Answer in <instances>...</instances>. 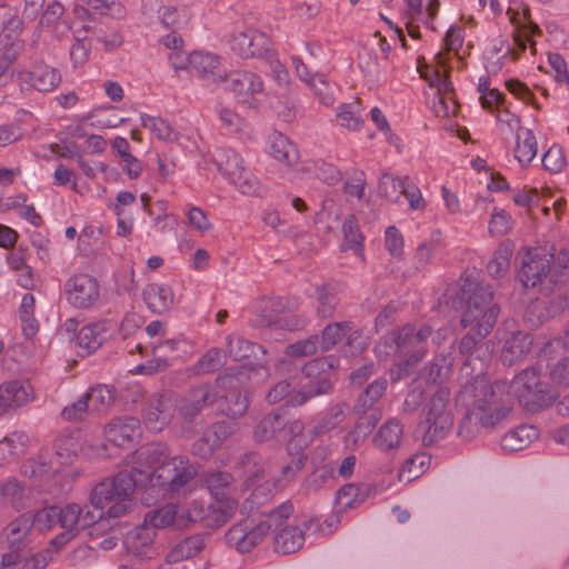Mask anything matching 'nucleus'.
<instances>
[{
	"mask_svg": "<svg viewBox=\"0 0 569 569\" xmlns=\"http://www.w3.org/2000/svg\"><path fill=\"white\" fill-rule=\"evenodd\" d=\"M133 470L142 488L157 496L179 492L197 475L194 463L187 456L170 457L164 443H148L132 453Z\"/></svg>",
	"mask_w": 569,
	"mask_h": 569,
	"instance_id": "f257e3e1",
	"label": "nucleus"
},
{
	"mask_svg": "<svg viewBox=\"0 0 569 569\" xmlns=\"http://www.w3.org/2000/svg\"><path fill=\"white\" fill-rule=\"evenodd\" d=\"M460 399L466 407V415L459 427V435L470 439L480 428H491L501 422L511 411L505 399V385L490 383L486 377H476L468 382Z\"/></svg>",
	"mask_w": 569,
	"mask_h": 569,
	"instance_id": "f03ea898",
	"label": "nucleus"
},
{
	"mask_svg": "<svg viewBox=\"0 0 569 569\" xmlns=\"http://www.w3.org/2000/svg\"><path fill=\"white\" fill-rule=\"evenodd\" d=\"M493 290L490 284L467 282L461 288L460 300L465 302L461 313V327L467 333L459 343L461 353L467 355L486 338L497 322L499 307L492 302Z\"/></svg>",
	"mask_w": 569,
	"mask_h": 569,
	"instance_id": "7ed1b4c3",
	"label": "nucleus"
},
{
	"mask_svg": "<svg viewBox=\"0 0 569 569\" xmlns=\"http://www.w3.org/2000/svg\"><path fill=\"white\" fill-rule=\"evenodd\" d=\"M131 471H119L114 477L98 483L91 491L90 501L94 511L111 518L126 515L132 507V495L136 487H141L138 475L133 470V458L130 457Z\"/></svg>",
	"mask_w": 569,
	"mask_h": 569,
	"instance_id": "20e7f679",
	"label": "nucleus"
},
{
	"mask_svg": "<svg viewBox=\"0 0 569 569\" xmlns=\"http://www.w3.org/2000/svg\"><path fill=\"white\" fill-rule=\"evenodd\" d=\"M431 333L429 326L416 329L411 325H406L383 336L376 345L375 352L381 359L398 356L406 367L411 366L419 362L428 352V339Z\"/></svg>",
	"mask_w": 569,
	"mask_h": 569,
	"instance_id": "39448f33",
	"label": "nucleus"
},
{
	"mask_svg": "<svg viewBox=\"0 0 569 569\" xmlns=\"http://www.w3.org/2000/svg\"><path fill=\"white\" fill-rule=\"evenodd\" d=\"M330 369H332V363L327 358L315 359L302 368L303 373L308 378L320 376L315 385L311 383L308 389H298V383H296L295 379L283 380L276 383L268 391L266 400L272 405L286 401V406H302L312 397L327 393L331 389L330 380L322 376L326 370Z\"/></svg>",
	"mask_w": 569,
	"mask_h": 569,
	"instance_id": "423d86ee",
	"label": "nucleus"
},
{
	"mask_svg": "<svg viewBox=\"0 0 569 569\" xmlns=\"http://www.w3.org/2000/svg\"><path fill=\"white\" fill-rule=\"evenodd\" d=\"M292 511L293 506L287 501L270 511L264 521L259 523H254L249 519L239 521L226 532V543L240 553L249 552L262 541L272 526H276V528L280 527L282 521L288 519Z\"/></svg>",
	"mask_w": 569,
	"mask_h": 569,
	"instance_id": "0eeeda50",
	"label": "nucleus"
},
{
	"mask_svg": "<svg viewBox=\"0 0 569 569\" xmlns=\"http://www.w3.org/2000/svg\"><path fill=\"white\" fill-rule=\"evenodd\" d=\"M287 441L288 450L302 451L312 443V437L305 433V425L296 419L287 422L286 417L279 412H269L254 426L253 439L257 442H266L278 439Z\"/></svg>",
	"mask_w": 569,
	"mask_h": 569,
	"instance_id": "6e6552de",
	"label": "nucleus"
},
{
	"mask_svg": "<svg viewBox=\"0 0 569 569\" xmlns=\"http://www.w3.org/2000/svg\"><path fill=\"white\" fill-rule=\"evenodd\" d=\"M520 254L519 280L527 288L536 287L547 276H550L551 282L557 283L561 280L563 272L569 270V254L566 252L558 257L553 266H551L553 256L543 249L528 248Z\"/></svg>",
	"mask_w": 569,
	"mask_h": 569,
	"instance_id": "1a4fd4ad",
	"label": "nucleus"
},
{
	"mask_svg": "<svg viewBox=\"0 0 569 569\" xmlns=\"http://www.w3.org/2000/svg\"><path fill=\"white\" fill-rule=\"evenodd\" d=\"M213 162L219 173L241 194L251 197L261 194L262 189L259 180L246 167L239 152L231 148H217L213 153Z\"/></svg>",
	"mask_w": 569,
	"mask_h": 569,
	"instance_id": "9d476101",
	"label": "nucleus"
},
{
	"mask_svg": "<svg viewBox=\"0 0 569 569\" xmlns=\"http://www.w3.org/2000/svg\"><path fill=\"white\" fill-rule=\"evenodd\" d=\"M423 443L431 446L445 439L453 426V412L448 388L440 387L431 396L423 408Z\"/></svg>",
	"mask_w": 569,
	"mask_h": 569,
	"instance_id": "9b49d317",
	"label": "nucleus"
},
{
	"mask_svg": "<svg viewBox=\"0 0 569 569\" xmlns=\"http://www.w3.org/2000/svg\"><path fill=\"white\" fill-rule=\"evenodd\" d=\"M436 61L443 70L427 63H419L417 70L429 87L436 89L432 102L435 114L445 118L456 113L457 103L453 98L452 83L448 80L446 74L447 70L445 67L447 61L445 56L441 52L437 53Z\"/></svg>",
	"mask_w": 569,
	"mask_h": 569,
	"instance_id": "f8f14e48",
	"label": "nucleus"
},
{
	"mask_svg": "<svg viewBox=\"0 0 569 569\" xmlns=\"http://www.w3.org/2000/svg\"><path fill=\"white\" fill-rule=\"evenodd\" d=\"M509 390L518 399L520 406L530 412L548 407L553 400L548 386L540 381V376L533 368H527L517 375L511 381Z\"/></svg>",
	"mask_w": 569,
	"mask_h": 569,
	"instance_id": "ddd939ff",
	"label": "nucleus"
},
{
	"mask_svg": "<svg viewBox=\"0 0 569 569\" xmlns=\"http://www.w3.org/2000/svg\"><path fill=\"white\" fill-rule=\"evenodd\" d=\"M333 531V526L327 520L320 521L319 518L301 517L295 525L281 528L274 537V550L278 553L289 555L298 551L305 542L306 533L329 535Z\"/></svg>",
	"mask_w": 569,
	"mask_h": 569,
	"instance_id": "4468645a",
	"label": "nucleus"
},
{
	"mask_svg": "<svg viewBox=\"0 0 569 569\" xmlns=\"http://www.w3.org/2000/svg\"><path fill=\"white\" fill-rule=\"evenodd\" d=\"M226 89L233 93L238 103L246 108H256L264 94L262 78L249 70H236L227 73L223 82Z\"/></svg>",
	"mask_w": 569,
	"mask_h": 569,
	"instance_id": "2eb2a0df",
	"label": "nucleus"
},
{
	"mask_svg": "<svg viewBox=\"0 0 569 569\" xmlns=\"http://www.w3.org/2000/svg\"><path fill=\"white\" fill-rule=\"evenodd\" d=\"M63 293L71 307L87 310L98 302L100 286L94 277L88 273H76L66 280Z\"/></svg>",
	"mask_w": 569,
	"mask_h": 569,
	"instance_id": "dca6fc26",
	"label": "nucleus"
},
{
	"mask_svg": "<svg viewBox=\"0 0 569 569\" xmlns=\"http://www.w3.org/2000/svg\"><path fill=\"white\" fill-rule=\"evenodd\" d=\"M141 436L140 420L131 417H114L103 427V438L111 457L121 448L130 447Z\"/></svg>",
	"mask_w": 569,
	"mask_h": 569,
	"instance_id": "f3484780",
	"label": "nucleus"
},
{
	"mask_svg": "<svg viewBox=\"0 0 569 569\" xmlns=\"http://www.w3.org/2000/svg\"><path fill=\"white\" fill-rule=\"evenodd\" d=\"M240 377L222 375L216 380L214 387L218 390V399L223 400L219 410L231 418H238L246 413L249 400L239 390Z\"/></svg>",
	"mask_w": 569,
	"mask_h": 569,
	"instance_id": "a211bd4d",
	"label": "nucleus"
},
{
	"mask_svg": "<svg viewBox=\"0 0 569 569\" xmlns=\"http://www.w3.org/2000/svg\"><path fill=\"white\" fill-rule=\"evenodd\" d=\"M117 332L116 321L111 319L94 321L80 328L76 338L77 345L84 353L90 355L113 340Z\"/></svg>",
	"mask_w": 569,
	"mask_h": 569,
	"instance_id": "6ab92c4d",
	"label": "nucleus"
},
{
	"mask_svg": "<svg viewBox=\"0 0 569 569\" xmlns=\"http://www.w3.org/2000/svg\"><path fill=\"white\" fill-rule=\"evenodd\" d=\"M54 447L56 455L62 465L72 462L79 453H82L88 459L109 458L112 455L104 445L83 447L78 432L59 437Z\"/></svg>",
	"mask_w": 569,
	"mask_h": 569,
	"instance_id": "aec40b11",
	"label": "nucleus"
},
{
	"mask_svg": "<svg viewBox=\"0 0 569 569\" xmlns=\"http://www.w3.org/2000/svg\"><path fill=\"white\" fill-rule=\"evenodd\" d=\"M177 409L173 396L164 393L149 399L143 409V422L150 431L163 430L172 420Z\"/></svg>",
	"mask_w": 569,
	"mask_h": 569,
	"instance_id": "412c9836",
	"label": "nucleus"
},
{
	"mask_svg": "<svg viewBox=\"0 0 569 569\" xmlns=\"http://www.w3.org/2000/svg\"><path fill=\"white\" fill-rule=\"evenodd\" d=\"M17 82L21 91L37 90L39 92H51L61 82L59 70L49 66H38L32 70L21 69L17 72Z\"/></svg>",
	"mask_w": 569,
	"mask_h": 569,
	"instance_id": "4be33fe9",
	"label": "nucleus"
},
{
	"mask_svg": "<svg viewBox=\"0 0 569 569\" xmlns=\"http://www.w3.org/2000/svg\"><path fill=\"white\" fill-rule=\"evenodd\" d=\"M36 399L34 390L28 380H9L0 383V417L17 410Z\"/></svg>",
	"mask_w": 569,
	"mask_h": 569,
	"instance_id": "5701e85b",
	"label": "nucleus"
},
{
	"mask_svg": "<svg viewBox=\"0 0 569 569\" xmlns=\"http://www.w3.org/2000/svg\"><path fill=\"white\" fill-rule=\"evenodd\" d=\"M218 400V390L214 385H199L191 388L177 403L179 415L184 419H192L203 408L213 405Z\"/></svg>",
	"mask_w": 569,
	"mask_h": 569,
	"instance_id": "b1692460",
	"label": "nucleus"
},
{
	"mask_svg": "<svg viewBox=\"0 0 569 569\" xmlns=\"http://www.w3.org/2000/svg\"><path fill=\"white\" fill-rule=\"evenodd\" d=\"M189 70L208 84L219 86L226 72L220 68V58L216 53L194 51L189 54Z\"/></svg>",
	"mask_w": 569,
	"mask_h": 569,
	"instance_id": "393cba45",
	"label": "nucleus"
},
{
	"mask_svg": "<svg viewBox=\"0 0 569 569\" xmlns=\"http://www.w3.org/2000/svg\"><path fill=\"white\" fill-rule=\"evenodd\" d=\"M233 432L227 422H216L208 427L202 436L192 445V453L202 459H209L221 448L222 443Z\"/></svg>",
	"mask_w": 569,
	"mask_h": 569,
	"instance_id": "a878e982",
	"label": "nucleus"
},
{
	"mask_svg": "<svg viewBox=\"0 0 569 569\" xmlns=\"http://www.w3.org/2000/svg\"><path fill=\"white\" fill-rule=\"evenodd\" d=\"M57 513L61 528L76 532L94 525L102 517V512L88 508L84 510L78 503H68L62 508L57 507Z\"/></svg>",
	"mask_w": 569,
	"mask_h": 569,
	"instance_id": "bb28decb",
	"label": "nucleus"
},
{
	"mask_svg": "<svg viewBox=\"0 0 569 569\" xmlns=\"http://www.w3.org/2000/svg\"><path fill=\"white\" fill-rule=\"evenodd\" d=\"M156 536L157 532L143 522L126 535L123 546L130 555L151 559L156 556V549L153 547Z\"/></svg>",
	"mask_w": 569,
	"mask_h": 569,
	"instance_id": "cd10ccee",
	"label": "nucleus"
},
{
	"mask_svg": "<svg viewBox=\"0 0 569 569\" xmlns=\"http://www.w3.org/2000/svg\"><path fill=\"white\" fill-rule=\"evenodd\" d=\"M267 152L273 160L288 168L297 164L300 159L297 146L287 136L278 131L269 134Z\"/></svg>",
	"mask_w": 569,
	"mask_h": 569,
	"instance_id": "c85d7f7f",
	"label": "nucleus"
},
{
	"mask_svg": "<svg viewBox=\"0 0 569 569\" xmlns=\"http://www.w3.org/2000/svg\"><path fill=\"white\" fill-rule=\"evenodd\" d=\"M142 298L148 309L156 315H161L174 305V293L166 283H149L142 291Z\"/></svg>",
	"mask_w": 569,
	"mask_h": 569,
	"instance_id": "c756f323",
	"label": "nucleus"
},
{
	"mask_svg": "<svg viewBox=\"0 0 569 569\" xmlns=\"http://www.w3.org/2000/svg\"><path fill=\"white\" fill-rule=\"evenodd\" d=\"M532 338L529 333L513 332L503 343L501 350V360L505 365L511 366L523 360L531 350Z\"/></svg>",
	"mask_w": 569,
	"mask_h": 569,
	"instance_id": "7c9ffc66",
	"label": "nucleus"
},
{
	"mask_svg": "<svg viewBox=\"0 0 569 569\" xmlns=\"http://www.w3.org/2000/svg\"><path fill=\"white\" fill-rule=\"evenodd\" d=\"M403 436V425L396 418L388 419L372 438L373 446L383 452L397 449Z\"/></svg>",
	"mask_w": 569,
	"mask_h": 569,
	"instance_id": "2f4dec72",
	"label": "nucleus"
},
{
	"mask_svg": "<svg viewBox=\"0 0 569 569\" xmlns=\"http://www.w3.org/2000/svg\"><path fill=\"white\" fill-rule=\"evenodd\" d=\"M143 522L156 531L157 529H163L174 523L183 526L184 515L180 513L177 505L167 503L147 512Z\"/></svg>",
	"mask_w": 569,
	"mask_h": 569,
	"instance_id": "473e14b6",
	"label": "nucleus"
},
{
	"mask_svg": "<svg viewBox=\"0 0 569 569\" xmlns=\"http://www.w3.org/2000/svg\"><path fill=\"white\" fill-rule=\"evenodd\" d=\"M538 143L532 130L525 128L516 133L513 157L521 168L528 167L536 158Z\"/></svg>",
	"mask_w": 569,
	"mask_h": 569,
	"instance_id": "72a5a7b5",
	"label": "nucleus"
},
{
	"mask_svg": "<svg viewBox=\"0 0 569 569\" xmlns=\"http://www.w3.org/2000/svg\"><path fill=\"white\" fill-rule=\"evenodd\" d=\"M539 433L536 427L529 425L519 426L507 432L501 439V448L506 452H515L527 448Z\"/></svg>",
	"mask_w": 569,
	"mask_h": 569,
	"instance_id": "f704fd0d",
	"label": "nucleus"
},
{
	"mask_svg": "<svg viewBox=\"0 0 569 569\" xmlns=\"http://www.w3.org/2000/svg\"><path fill=\"white\" fill-rule=\"evenodd\" d=\"M267 467V462L257 452L246 453L239 461L240 476L244 478L247 487L257 488L258 482L264 477Z\"/></svg>",
	"mask_w": 569,
	"mask_h": 569,
	"instance_id": "c9c22d12",
	"label": "nucleus"
},
{
	"mask_svg": "<svg viewBox=\"0 0 569 569\" xmlns=\"http://www.w3.org/2000/svg\"><path fill=\"white\" fill-rule=\"evenodd\" d=\"M238 502L233 498H216V500L208 506V521L207 527L219 528L228 522L236 513Z\"/></svg>",
	"mask_w": 569,
	"mask_h": 569,
	"instance_id": "e433bc0d",
	"label": "nucleus"
},
{
	"mask_svg": "<svg viewBox=\"0 0 569 569\" xmlns=\"http://www.w3.org/2000/svg\"><path fill=\"white\" fill-rule=\"evenodd\" d=\"M527 42H530L528 34H526V38L518 36L515 38L513 47H508V50L503 51L501 54H497L495 57L488 56V58H485V68L487 72L497 74L503 68L507 60L517 61L520 53L526 50Z\"/></svg>",
	"mask_w": 569,
	"mask_h": 569,
	"instance_id": "4c0bfd02",
	"label": "nucleus"
},
{
	"mask_svg": "<svg viewBox=\"0 0 569 569\" xmlns=\"http://www.w3.org/2000/svg\"><path fill=\"white\" fill-rule=\"evenodd\" d=\"M345 418L346 406L340 403L335 405L320 416L312 429L305 431V433L310 435L313 441L316 437L323 436L333 430Z\"/></svg>",
	"mask_w": 569,
	"mask_h": 569,
	"instance_id": "58836bf2",
	"label": "nucleus"
},
{
	"mask_svg": "<svg viewBox=\"0 0 569 569\" xmlns=\"http://www.w3.org/2000/svg\"><path fill=\"white\" fill-rule=\"evenodd\" d=\"M343 241L341 243V250H352L358 258L365 259L363 254V241L365 236L361 233L359 223L355 216H349L342 223Z\"/></svg>",
	"mask_w": 569,
	"mask_h": 569,
	"instance_id": "ea45409f",
	"label": "nucleus"
},
{
	"mask_svg": "<svg viewBox=\"0 0 569 569\" xmlns=\"http://www.w3.org/2000/svg\"><path fill=\"white\" fill-rule=\"evenodd\" d=\"M513 250L515 244L510 240H506L499 244L487 264L488 273L491 277L501 278L508 272Z\"/></svg>",
	"mask_w": 569,
	"mask_h": 569,
	"instance_id": "a19ab883",
	"label": "nucleus"
},
{
	"mask_svg": "<svg viewBox=\"0 0 569 569\" xmlns=\"http://www.w3.org/2000/svg\"><path fill=\"white\" fill-rule=\"evenodd\" d=\"M32 528L31 515L23 513L16 520L11 521L7 529L6 535L8 543L12 551H18L26 543V538Z\"/></svg>",
	"mask_w": 569,
	"mask_h": 569,
	"instance_id": "79ce46f5",
	"label": "nucleus"
},
{
	"mask_svg": "<svg viewBox=\"0 0 569 569\" xmlns=\"http://www.w3.org/2000/svg\"><path fill=\"white\" fill-rule=\"evenodd\" d=\"M379 418L380 413H373L371 416L360 418L355 428L345 436V447L349 450H355L363 443L367 437L371 433Z\"/></svg>",
	"mask_w": 569,
	"mask_h": 569,
	"instance_id": "37998d69",
	"label": "nucleus"
},
{
	"mask_svg": "<svg viewBox=\"0 0 569 569\" xmlns=\"http://www.w3.org/2000/svg\"><path fill=\"white\" fill-rule=\"evenodd\" d=\"M204 547V537L201 535L190 536L174 545L168 557L172 562H180L197 556Z\"/></svg>",
	"mask_w": 569,
	"mask_h": 569,
	"instance_id": "c03bdc74",
	"label": "nucleus"
},
{
	"mask_svg": "<svg viewBox=\"0 0 569 569\" xmlns=\"http://www.w3.org/2000/svg\"><path fill=\"white\" fill-rule=\"evenodd\" d=\"M140 121L144 128L149 129L151 133L160 140L174 142L179 138V133L171 127V124L160 117L141 113Z\"/></svg>",
	"mask_w": 569,
	"mask_h": 569,
	"instance_id": "a18cd8bd",
	"label": "nucleus"
},
{
	"mask_svg": "<svg viewBox=\"0 0 569 569\" xmlns=\"http://www.w3.org/2000/svg\"><path fill=\"white\" fill-rule=\"evenodd\" d=\"M28 436L22 432H11L0 440V466L13 460L23 452Z\"/></svg>",
	"mask_w": 569,
	"mask_h": 569,
	"instance_id": "49530a36",
	"label": "nucleus"
},
{
	"mask_svg": "<svg viewBox=\"0 0 569 569\" xmlns=\"http://www.w3.org/2000/svg\"><path fill=\"white\" fill-rule=\"evenodd\" d=\"M227 342V352L236 361L248 359L251 356L257 357V351L261 355L266 353V350L261 346H256L242 337L229 336Z\"/></svg>",
	"mask_w": 569,
	"mask_h": 569,
	"instance_id": "de8ad7c7",
	"label": "nucleus"
},
{
	"mask_svg": "<svg viewBox=\"0 0 569 569\" xmlns=\"http://www.w3.org/2000/svg\"><path fill=\"white\" fill-rule=\"evenodd\" d=\"M83 395L87 397L90 411L92 412H104L114 401L113 390L106 385L92 387Z\"/></svg>",
	"mask_w": 569,
	"mask_h": 569,
	"instance_id": "09e8293b",
	"label": "nucleus"
},
{
	"mask_svg": "<svg viewBox=\"0 0 569 569\" xmlns=\"http://www.w3.org/2000/svg\"><path fill=\"white\" fill-rule=\"evenodd\" d=\"M191 19V11L187 6L164 7L160 10L161 23L172 31L184 28Z\"/></svg>",
	"mask_w": 569,
	"mask_h": 569,
	"instance_id": "8fccbe9b",
	"label": "nucleus"
},
{
	"mask_svg": "<svg viewBox=\"0 0 569 569\" xmlns=\"http://www.w3.org/2000/svg\"><path fill=\"white\" fill-rule=\"evenodd\" d=\"M299 469L298 466L286 465L281 467V478H274L272 480H266L263 483L254 488L252 498L257 503H261L260 496H271L273 492L283 487L284 482L289 481Z\"/></svg>",
	"mask_w": 569,
	"mask_h": 569,
	"instance_id": "3c124183",
	"label": "nucleus"
},
{
	"mask_svg": "<svg viewBox=\"0 0 569 569\" xmlns=\"http://www.w3.org/2000/svg\"><path fill=\"white\" fill-rule=\"evenodd\" d=\"M337 120L341 127L350 131L360 130L363 120L359 104L357 102L340 104L337 110Z\"/></svg>",
	"mask_w": 569,
	"mask_h": 569,
	"instance_id": "603ef678",
	"label": "nucleus"
},
{
	"mask_svg": "<svg viewBox=\"0 0 569 569\" xmlns=\"http://www.w3.org/2000/svg\"><path fill=\"white\" fill-rule=\"evenodd\" d=\"M352 330L351 322H336L328 325L322 331L321 348L329 350Z\"/></svg>",
	"mask_w": 569,
	"mask_h": 569,
	"instance_id": "864d4df0",
	"label": "nucleus"
},
{
	"mask_svg": "<svg viewBox=\"0 0 569 569\" xmlns=\"http://www.w3.org/2000/svg\"><path fill=\"white\" fill-rule=\"evenodd\" d=\"M512 228V218L503 209L495 207L489 220L488 230L492 237H502Z\"/></svg>",
	"mask_w": 569,
	"mask_h": 569,
	"instance_id": "5fc2aeb1",
	"label": "nucleus"
},
{
	"mask_svg": "<svg viewBox=\"0 0 569 569\" xmlns=\"http://www.w3.org/2000/svg\"><path fill=\"white\" fill-rule=\"evenodd\" d=\"M308 86L321 104L331 107L335 103L336 99L332 87L325 74L313 76V80H310Z\"/></svg>",
	"mask_w": 569,
	"mask_h": 569,
	"instance_id": "6e6d98bb",
	"label": "nucleus"
},
{
	"mask_svg": "<svg viewBox=\"0 0 569 569\" xmlns=\"http://www.w3.org/2000/svg\"><path fill=\"white\" fill-rule=\"evenodd\" d=\"M429 462L426 456H415L409 458L401 467L398 473L399 481L410 482L420 477L425 471V466Z\"/></svg>",
	"mask_w": 569,
	"mask_h": 569,
	"instance_id": "4d7b16f0",
	"label": "nucleus"
},
{
	"mask_svg": "<svg viewBox=\"0 0 569 569\" xmlns=\"http://www.w3.org/2000/svg\"><path fill=\"white\" fill-rule=\"evenodd\" d=\"M408 176L395 177L391 174H383L380 181V188L383 192V196L392 202H398L402 194Z\"/></svg>",
	"mask_w": 569,
	"mask_h": 569,
	"instance_id": "13d9d810",
	"label": "nucleus"
},
{
	"mask_svg": "<svg viewBox=\"0 0 569 569\" xmlns=\"http://www.w3.org/2000/svg\"><path fill=\"white\" fill-rule=\"evenodd\" d=\"M387 389V380L379 379L370 383L366 390L359 396L358 407L363 411L370 409L385 393Z\"/></svg>",
	"mask_w": 569,
	"mask_h": 569,
	"instance_id": "bf43d9fd",
	"label": "nucleus"
},
{
	"mask_svg": "<svg viewBox=\"0 0 569 569\" xmlns=\"http://www.w3.org/2000/svg\"><path fill=\"white\" fill-rule=\"evenodd\" d=\"M233 477L228 472L217 471L208 477V488L214 498H228Z\"/></svg>",
	"mask_w": 569,
	"mask_h": 569,
	"instance_id": "052dcab7",
	"label": "nucleus"
},
{
	"mask_svg": "<svg viewBox=\"0 0 569 569\" xmlns=\"http://www.w3.org/2000/svg\"><path fill=\"white\" fill-rule=\"evenodd\" d=\"M0 495L17 509L24 507V487L14 479H8L0 486Z\"/></svg>",
	"mask_w": 569,
	"mask_h": 569,
	"instance_id": "680f3d73",
	"label": "nucleus"
},
{
	"mask_svg": "<svg viewBox=\"0 0 569 569\" xmlns=\"http://www.w3.org/2000/svg\"><path fill=\"white\" fill-rule=\"evenodd\" d=\"M545 170L550 173L560 172L567 164L563 150L558 144H552L542 156L541 159Z\"/></svg>",
	"mask_w": 569,
	"mask_h": 569,
	"instance_id": "e2e57ef3",
	"label": "nucleus"
},
{
	"mask_svg": "<svg viewBox=\"0 0 569 569\" xmlns=\"http://www.w3.org/2000/svg\"><path fill=\"white\" fill-rule=\"evenodd\" d=\"M405 240L398 228L390 226L385 231V248L396 259L403 256Z\"/></svg>",
	"mask_w": 569,
	"mask_h": 569,
	"instance_id": "0e129e2a",
	"label": "nucleus"
},
{
	"mask_svg": "<svg viewBox=\"0 0 569 569\" xmlns=\"http://www.w3.org/2000/svg\"><path fill=\"white\" fill-rule=\"evenodd\" d=\"M226 355L221 349L212 348L198 361V372L208 373L217 370L224 363Z\"/></svg>",
	"mask_w": 569,
	"mask_h": 569,
	"instance_id": "69168bd1",
	"label": "nucleus"
},
{
	"mask_svg": "<svg viewBox=\"0 0 569 569\" xmlns=\"http://www.w3.org/2000/svg\"><path fill=\"white\" fill-rule=\"evenodd\" d=\"M270 39L263 33L256 29L251 30V38L249 41L248 59L250 58H266L270 51Z\"/></svg>",
	"mask_w": 569,
	"mask_h": 569,
	"instance_id": "338daca9",
	"label": "nucleus"
},
{
	"mask_svg": "<svg viewBox=\"0 0 569 569\" xmlns=\"http://www.w3.org/2000/svg\"><path fill=\"white\" fill-rule=\"evenodd\" d=\"M32 527L39 531L51 529L58 523L57 506L40 509L31 516Z\"/></svg>",
	"mask_w": 569,
	"mask_h": 569,
	"instance_id": "774afa93",
	"label": "nucleus"
}]
</instances>
